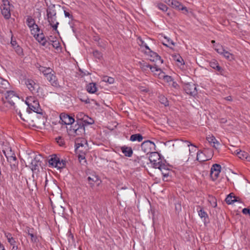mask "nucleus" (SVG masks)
Segmentation results:
<instances>
[{"label":"nucleus","mask_w":250,"mask_h":250,"mask_svg":"<svg viewBox=\"0 0 250 250\" xmlns=\"http://www.w3.org/2000/svg\"><path fill=\"white\" fill-rule=\"evenodd\" d=\"M20 101L19 96L13 91L8 90L6 92L5 97H2L1 102L3 107L11 108L14 106L15 103Z\"/></svg>","instance_id":"1"},{"label":"nucleus","mask_w":250,"mask_h":250,"mask_svg":"<svg viewBox=\"0 0 250 250\" xmlns=\"http://www.w3.org/2000/svg\"><path fill=\"white\" fill-rule=\"evenodd\" d=\"M60 160V158L57 157L56 156H54V157L51 158L49 160V164L50 165H51L53 167H55L56 166V165L57 164L58 162Z\"/></svg>","instance_id":"35"},{"label":"nucleus","mask_w":250,"mask_h":250,"mask_svg":"<svg viewBox=\"0 0 250 250\" xmlns=\"http://www.w3.org/2000/svg\"><path fill=\"white\" fill-rule=\"evenodd\" d=\"M77 118L78 119L77 121H81L84 124V119L88 118V116L82 112H80L77 114Z\"/></svg>","instance_id":"36"},{"label":"nucleus","mask_w":250,"mask_h":250,"mask_svg":"<svg viewBox=\"0 0 250 250\" xmlns=\"http://www.w3.org/2000/svg\"><path fill=\"white\" fill-rule=\"evenodd\" d=\"M199 208V210H198V215L201 218H204V220H206L208 218V215L206 212L205 211L204 209L201 208L200 206H198L197 207V209Z\"/></svg>","instance_id":"29"},{"label":"nucleus","mask_w":250,"mask_h":250,"mask_svg":"<svg viewBox=\"0 0 250 250\" xmlns=\"http://www.w3.org/2000/svg\"><path fill=\"white\" fill-rule=\"evenodd\" d=\"M155 146V144L149 140L145 141L141 144L142 150L147 154L151 153Z\"/></svg>","instance_id":"12"},{"label":"nucleus","mask_w":250,"mask_h":250,"mask_svg":"<svg viewBox=\"0 0 250 250\" xmlns=\"http://www.w3.org/2000/svg\"><path fill=\"white\" fill-rule=\"evenodd\" d=\"M39 69L46 77H47V76L51 75L53 72L52 70L50 68H46L42 66H40Z\"/></svg>","instance_id":"27"},{"label":"nucleus","mask_w":250,"mask_h":250,"mask_svg":"<svg viewBox=\"0 0 250 250\" xmlns=\"http://www.w3.org/2000/svg\"><path fill=\"white\" fill-rule=\"evenodd\" d=\"M93 56L99 60L102 58V53L98 50H95L93 52Z\"/></svg>","instance_id":"43"},{"label":"nucleus","mask_w":250,"mask_h":250,"mask_svg":"<svg viewBox=\"0 0 250 250\" xmlns=\"http://www.w3.org/2000/svg\"><path fill=\"white\" fill-rule=\"evenodd\" d=\"M183 88L185 92L189 95L194 96L197 94L196 86L193 83H188L184 84Z\"/></svg>","instance_id":"11"},{"label":"nucleus","mask_w":250,"mask_h":250,"mask_svg":"<svg viewBox=\"0 0 250 250\" xmlns=\"http://www.w3.org/2000/svg\"><path fill=\"white\" fill-rule=\"evenodd\" d=\"M79 159L80 161H81L82 160H83L85 158V157L83 154H79L78 156Z\"/></svg>","instance_id":"56"},{"label":"nucleus","mask_w":250,"mask_h":250,"mask_svg":"<svg viewBox=\"0 0 250 250\" xmlns=\"http://www.w3.org/2000/svg\"><path fill=\"white\" fill-rule=\"evenodd\" d=\"M85 128L84 124L81 121H77V123L70 126L69 134L72 136L82 135L84 134Z\"/></svg>","instance_id":"3"},{"label":"nucleus","mask_w":250,"mask_h":250,"mask_svg":"<svg viewBox=\"0 0 250 250\" xmlns=\"http://www.w3.org/2000/svg\"><path fill=\"white\" fill-rule=\"evenodd\" d=\"M149 160L153 165V167L155 168L160 167L161 164L165 162L162 160L159 153L156 152H153L150 153Z\"/></svg>","instance_id":"7"},{"label":"nucleus","mask_w":250,"mask_h":250,"mask_svg":"<svg viewBox=\"0 0 250 250\" xmlns=\"http://www.w3.org/2000/svg\"><path fill=\"white\" fill-rule=\"evenodd\" d=\"M225 99L228 100V101H231L232 100V98L231 96H228L227 97L225 98Z\"/></svg>","instance_id":"60"},{"label":"nucleus","mask_w":250,"mask_h":250,"mask_svg":"<svg viewBox=\"0 0 250 250\" xmlns=\"http://www.w3.org/2000/svg\"><path fill=\"white\" fill-rule=\"evenodd\" d=\"M156 6L163 12H166L168 9L167 7L165 4L160 2L157 3Z\"/></svg>","instance_id":"40"},{"label":"nucleus","mask_w":250,"mask_h":250,"mask_svg":"<svg viewBox=\"0 0 250 250\" xmlns=\"http://www.w3.org/2000/svg\"><path fill=\"white\" fill-rule=\"evenodd\" d=\"M46 78L53 86L57 87L59 85L56 76L53 74L52 73L51 75L47 76Z\"/></svg>","instance_id":"24"},{"label":"nucleus","mask_w":250,"mask_h":250,"mask_svg":"<svg viewBox=\"0 0 250 250\" xmlns=\"http://www.w3.org/2000/svg\"><path fill=\"white\" fill-rule=\"evenodd\" d=\"M36 40L43 46H45L46 44V40L43 34H39V32L37 33L36 35Z\"/></svg>","instance_id":"26"},{"label":"nucleus","mask_w":250,"mask_h":250,"mask_svg":"<svg viewBox=\"0 0 250 250\" xmlns=\"http://www.w3.org/2000/svg\"><path fill=\"white\" fill-rule=\"evenodd\" d=\"M213 155V152L210 149H204L203 151L197 153L196 160L200 162L210 160Z\"/></svg>","instance_id":"5"},{"label":"nucleus","mask_w":250,"mask_h":250,"mask_svg":"<svg viewBox=\"0 0 250 250\" xmlns=\"http://www.w3.org/2000/svg\"><path fill=\"white\" fill-rule=\"evenodd\" d=\"M235 153L236 154V155L240 158V159H247L249 156V154L247 152L245 151H242L240 150H236L235 151Z\"/></svg>","instance_id":"30"},{"label":"nucleus","mask_w":250,"mask_h":250,"mask_svg":"<svg viewBox=\"0 0 250 250\" xmlns=\"http://www.w3.org/2000/svg\"><path fill=\"white\" fill-rule=\"evenodd\" d=\"M52 45L53 47L57 49L60 47V43L57 40L52 41Z\"/></svg>","instance_id":"49"},{"label":"nucleus","mask_w":250,"mask_h":250,"mask_svg":"<svg viewBox=\"0 0 250 250\" xmlns=\"http://www.w3.org/2000/svg\"><path fill=\"white\" fill-rule=\"evenodd\" d=\"M11 44H12V46H16L17 43H16V41H12Z\"/></svg>","instance_id":"62"},{"label":"nucleus","mask_w":250,"mask_h":250,"mask_svg":"<svg viewBox=\"0 0 250 250\" xmlns=\"http://www.w3.org/2000/svg\"><path fill=\"white\" fill-rule=\"evenodd\" d=\"M15 51L19 55H23V51L22 49L19 46V45H17L15 47Z\"/></svg>","instance_id":"44"},{"label":"nucleus","mask_w":250,"mask_h":250,"mask_svg":"<svg viewBox=\"0 0 250 250\" xmlns=\"http://www.w3.org/2000/svg\"><path fill=\"white\" fill-rule=\"evenodd\" d=\"M29 236L31 237V240L32 242L36 243L37 242V237L36 235H35L33 233V232L32 234H30Z\"/></svg>","instance_id":"48"},{"label":"nucleus","mask_w":250,"mask_h":250,"mask_svg":"<svg viewBox=\"0 0 250 250\" xmlns=\"http://www.w3.org/2000/svg\"><path fill=\"white\" fill-rule=\"evenodd\" d=\"M142 67L143 68H145V67L149 68L154 75L158 76L159 78L161 79V76L162 75V73H163V72L161 69L157 67L156 66H152L151 65L145 62L142 64Z\"/></svg>","instance_id":"15"},{"label":"nucleus","mask_w":250,"mask_h":250,"mask_svg":"<svg viewBox=\"0 0 250 250\" xmlns=\"http://www.w3.org/2000/svg\"><path fill=\"white\" fill-rule=\"evenodd\" d=\"M31 164L32 165V169H36L39 167V166L40 165V162L37 161L35 158L34 160H32Z\"/></svg>","instance_id":"41"},{"label":"nucleus","mask_w":250,"mask_h":250,"mask_svg":"<svg viewBox=\"0 0 250 250\" xmlns=\"http://www.w3.org/2000/svg\"><path fill=\"white\" fill-rule=\"evenodd\" d=\"M103 82L108 83L110 84L113 83L114 82V79L113 78L109 77L106 76H104L102 78Z\"/></svg>","instance_id":"39"},{"label":"nucleus","mask_w":250,"mask_h":250,"mask_svg":"<svg viewBox=\"0 0 250 250\" xmlns=\"http://www.w3.org/2000/svg\"><path fill=\"white\" fill-rule=\"evenodd\" d=\"M25 84L28 88L33 93L37 91L39 88L38 84L36 83L32 80L28 79L26 80Z\"/></svg>","instance_id":"17"},{"label":"nucleus","mask_w":250,"mask_h":250,"mask_svg":"<svg viewBox=\"0 0 250 250\" xmlns=\"http://www.w3.org/2000/svg\"><path fill=\"white\" fill-rule=\"evenodd\" d=\"M242 212L244 214H249L250 216V208H244L242 210Z\"/></svg>","instance_id":"50"},{"label":"nucleus","mask_w":250,"mask_h":250,"mask_svg":"<svg viewBox=\"0 0 250 250\" xmlns=\"http://www.w3.org/2000/svg\"><path fill=\"white\" fill-rule=\"evenodd\" d=\"M4 246L1 243V242H0V249H1L2 248H4Z\"/></svg>","instance_id":"63"},{"label":"nucleus","mask_w":250,"mask_h":250,"mask_svg":"<svg viewBox=\"0 0 250 250\" xmlns=\"http://www.w3.org/2000/svg\"><path fill=\"white\" fill-rule=\"evenodd\" d=\"M214 49L219 54L223 55L224 57L229 60L233 59V55L225 50L224 47L220 44H216L214 45Z\"/></svg>","instance_id":"10"},{"label":"nucleus","mask_w":250,"mask_h":250,"mask_svg":"<svg viewBox=\"0 0 250 250\" xmlns=\"http://www.w3.org/2000/svg\"><path fill=\"white\" fill-rule=\"evenodd\" d=\"M143 139L142 135L140 134H135L131 135L130 140L134 142L137 141L139 142H141Z\"/></svg>","instance_id":"31"},{"label":"nucleus","mask_w":250,"mask_h":250,"mask_svg":"<svg viewBox=\"0 0 250 250\" xmlns=\"http://www.w3.org/2000/svg\"><path fill=\"white\" fill-rule=\"evenodd\" d=\"M173 0H166L165 3L169 5H171Z\"/></svg>","instance_id":"55"},{"label":"nucleus","mask_w":250,"mask_h":250,"mask_svg":"<svg viewBox=\"0 0 250 250\" xmlns=\"http://www.w3.org/2000/svg\"><path fill=\"white\" fill-rule=\"evenodd\" d=\"M207 140L209 144L216 149L218 148L219 143L217 141L216 138L213 136H208L207 137Z\"/></svg>","instance_id":"22"},{"label":"nucleus","mask_w":250,"mask_h":250,"mask_svg":"<svg viewBox=\"0 0 250 250\" xmlns=\"http://www.w3.org/2000/svg\"><path fill=\"white\" fill-rule=\"evenodd\" d=\"M3 153L6 157L8 162L10 164L12 168H15L18 165V162L15 153L11 148H8L3 150Z\"/></svg>","instance_id":"4"},{"label":"nucleus","mask_w":250,"mask_h":250,"mask_svg":"<svg viewBox=\"0 0 250 250\" xmlns=\"http://www.w3.org/2000/svg\"><path fill=\"white\" fill-rule=\"evenodd\" d=\"M209 65L212 68L215 69L220 74H222L223 69L221 66H219L216 60H213L209 62Z\"/></svg>","instance_id":"21"},{"label":"nucleus","mask_w":250,"mask_h":250,"mask_svg":"<svg viewBox=\"0 0 250 250\" xmlns=\"http://www.w3.org/2000/svg\"><path fill=\"white\" fill-rule=\"evenodd\" d=\"M144 46L145 47L146 49H147L148 50V51L146 52V53H150V51H151V50H150V48L148 47V46L146 45V44H145Z\"/></svg>","instance_id":"59"},{"label":"nucleus","mask_w":250,"mask_h":250,"mask_svg":"<svg viewBox=\"0 0 250 250\" xmlns=\"http://www.w3.org/2000/svg\"><path fill=\"white\" fill-rule=\"evenodd\" d=\"M12 246H13L12 250H18V246H15V245H12Z\"/></svg>","instance_id":"61"},{"label":"nucleus","mask_w":250,"mask_h":250,"mask_svg":"<svg viewBox=\"0 0 250 250\" xmlns=\"http://www.w3.org/2000/svg\"><path fill=\"white\" fill-rule=\"evenodd\" d=\"M187 143L188 146H192L191 148L189 149V154L190 155H192L191 154V152H195L196 151V147L195 146H193L191 144H190L188 142H187Z\"/></svg>","instance_id":"46"},{"label":"nucleus","mask_w":250,"mask_h":250,"mask_svg":"<svg viewBox=\"0 0 250 250\" xmlns=\"http://www.w3.org/2000/svg\"><path fill=\"white\" fill-rule=\"evenodd\" d=\"M87 91L89 93H94L97 91L96 84L94 83H89L86 87Z\"/></svg>","instance_id":"32"},{"label":"nucleus","mask_w":250,"mask_h":250,"mask_svg":"<svg viewBox=\"0 0 250 250\" xmlns=\"http://www.w3.org/2000/svg\"><path fill=\"white\" fill-rule=\"evenodd\" d=\"M26 104L28 107L33 111L38 113L42 114V110L40 107L38 101L36 100L34 97H30L26 101Z\"/></svg>","instance_id":"6"},{"label":"nucleus","mask_w":250,"mask_h":250,"mask_svg":"<svg viewBox=\"0 0 250 250\" xmlns=\"http://www.w3.org/2000/svg\"><path fill=\"white\" fill-rule=\"evenodd\" d=\"M57 143L60 146H62L64 144V141L62 137H58L56 138Z\"/></svg>","instance_id":"45"},{"label":"nucleus","mask_w":250,"mask_h":250,"mask_svg":"<svg viewBox=\"0 0 250 250\" xmlns=\"http://www.w3.org/2000/svg\"><path fill=\"white\" fill-rule=\"evenodd\" d=\"M221 167L219 164H213L211 168L210 176L212 180L217 179L221 172Z\"/></svg>","instance_id":"13"},{"label":"nucleus","mask_w":250,"mask_h":250,"mask_svg":"<svg viewBox=\"0 0 250 250\" xmlns=\"http://www.w3.org/2000/svg\"><path fill=\"white\" fill-rule=\"evenodd\" d=\"M66 165V161L60 159L59 160V161L57 163V164L56 165V166L55 167H57L58 169H61L65 167Z\"/></svg>","instance_id":"38"},{"label":"nucleus","mask_w":250,"mask_h":250,"mask_svg":"<svg viewBox=\"0 0 250 250\" xmlns=\"http://www.w3.org/2000/svg\"><path fill=\"white\" fill-rule=\"evenodd\" d=\"M87 180L89 184L91 185V187H93L95 183H97V184L98 185L101 183V181L99 177L97 176L94 175H92L91 176H89L87 178Z\"/></svg>","instance_id":"23"},{"label":"nucleus","mask_w":250,"mask_h":250,"mask_svg":"<svg viewBox=\"0 0 250 250\" xmlns=\"http://www.w3.org/2000/svg\"><path fill=\"white\" fill-rule=\"evenodd\" d=\"M121 150L122 152L126 157H130L132 155L133 150L130 147L124 146L121 147Z\"/></svg>","instance_id":"25"},{"label":"nucleus","mask_w":250,"mask_h":250,"mask_svg":"<svg viewBox=\"0 0 250 250\" xmlns=\"http://www.w3.org/2000/svg\"><path fill=\"white\" fill-rule=\"evenodd\" d=\"M164 38L166 40V42H163V45L166 46H169L170 44H171L172 45H175V43L170 38L166 37H165Z\"/></svg>","instance_id":"37"},{"label":"nucleus","mask_w":250,"mask_h":250,"mask_svg":"<svg viewBox=\"0 0 250 250\" xmlns=\"http://www.w3.org/2000/svg\"><path fill=\"white\" fill-rule=\"evenodd\" d=\"M64 15L66 17H68L69 18H72V16L70 14V13L66 11H64Z\"/></svg>","instance_id":"54"},{"label":"nucleus","mask_w":250,"mask_h":250,"mask_svg":"<svg viewBox=\"0 0 250 250\" xmlns=\"http://www.w3.org/2000/svg\"><path fill=\"white\" fill-rule=\"evenodd\" d=\"M10 88V85L8 81L0 77V93H3L8 91Z\"/></svg>","instance_id":"16"},{"label":"nucleus","mask_w":250,"mask_h":250,"mask_svg":"<svg viewBox=\"0 0 250 250\" xmlns=\"http://www.w3.org/2000/svg\"><path fill=\"white\" fill-rule=\"evenodd\" d=\"M1 6V12L6 19H9L11 17L10 5L8 0H2Z\"/></svg>","instance_id":"9"},{"label":"nucleus","mask_w":250,"mask_h":250,"mask_svg":"<svg viewBox=\"0 0 250 250\" xmlns=\"http://www.w3.org/2000/svg\"><path fill=\"white\" fill-rule=\"evenodd\" d=\"M8 242L11 245H15L16 243L15 239L13 237L8 240Z\"/></svg>","instance_id":"52"},{"label":"nucleus","mask_w":250,"mask_h":250,"mask_svg":"<svg viewBox=\"0 0 250 250\" xmlns=\"http://www.w3.org/2000/svg\"><path fill=\"white\" fill-rule=\"evenodd\" d=\"M161 172L164 177H167L169 176L170 172L169 168V166L166 164L165 162L161 164L160 167H157Z\"/></svg>","instance_id":"18"},{"label":"nucleus","mask_w":250,"mask_h":250,"mask_svg":"<svg viewBox=\"0 0 250 250\" xmlns=\"http://www.w3.org/2000/svg\"><path fill=\"white\" fill-rule=\"evenodd\" d=\"M84 123L88 125H92L94 123V120L88 117V118L84 119Z\"/></svg>","instance_id":"47"},{"label":"nucleus","mask_w":250,"mask_h":250,"mask_svg":"<svg viewBox=\"0 0 250 250\" xmlns=\"http://www.w3.org/2000/svg\"><path fill=\"white\" fill-rule=\"evenodd\" d=\"M81 100L83 102H84L85 104H89L90 103L89 99L88 98H86L85 100H83L82 99H81Z\"/></svg>","instance_id":"57"},{"label":"nucleus","mask_w":250,"mask_h":250,"mask_svg":"<svg viewBox=\"0 0 250 250\" xmlns=\"http://www.w3.org/2000/svg\"><path fill=\"white\" fill-rule=\"evenodd\" d=\"M173 8L178 10L183 11L184 13L187 14L188 13V10L186 7L184 6L180 2L174 0L171 5Z\"/></svg>","instance_id":"19"},{"label":"nucleus","mask_w":250,"mask_h":250,"mask_svg":"<svg viewBox=\"0 0 250 250\" xmlns=\"http://www.w3.org/2000/svg\"><path fill=\"white\" fill-rule=\"evenodd\" d=\"M149 56V60L152 62L159 61L161 63H162L163 61L161 59V57L159 56L156 53L150 51V53H148Z\"/></svg>","instance_id":"20"},{"label":"nucleus","mask_w":250,"mask_h":250,"mask_svg":"<svg viewBox=\"0 0 250 250\" xmlns=\"http://www.w3.org/2000/svg\"><path fill=\"white\" fill-rule=\"evenodd\" d=\"M47 21L53 30L57 31L59 24L57 21L56 11L53 7H49L46 10Z\"/></svg>","instance_id":"2"},{"label":"nucleus","mask_w":250,"mask_h":250,"mask_svg":"<svg viewBox=\"0 0 250 250\" xmlns=\"http://www.w3.org/2000/svg\"><path fill=\"white\" fill-rule=\"evenodd\" d=\"M161 78H163L165 81H166L167 82H170L172 81V79L171 77L165 75V73L163 72V73H162V75L161 76Z\"/></svg>","instance_id":"42"},{"label":"nucleus","mask_w":250,"mask_h":250,"mask_svg":"<svg viewBox=\"0 0 250 250\" xmlns=\"http://www.w3.org/2000/svg\"><path fill=\"white\" fill-rule=\"evenodd\" d=\"M138 40L140 41L141 44H140V45L144 46V44H146L144 41L142 40V39L140 38H138Z\"/></svg>","instance_id":"58"},{"label":"nucleus","mask_w":250,"mask_h":250,"mask_svg":"<svg viewBox=\"0 0 250 250\" xmlns=\"http://www.w3.org/2000/svg\"><path fill=\"white\" fill-rule=\"evenodd\" d=\"M5 236L7 238V240L10 239L11 238H13L12 234L10 233H5Z\"/></svg>","instance_id":"53"},{"label":"nucleus","mask_w":250,"mask_h":250,"mask_svg":"<svg viewBox=\"0 0 250 250\" xmlns=\"http://www.w3.org/2000/svg\"><path fill=\"white\" fill-rule=\"evenodd\" d=\"M47 180H46L45 181V185L44 186V189H46V188H47Z\"/></svg>","instance_id":"64"},{"label":"nucleus","mask_w":250,"mask_h":250,"mask_svg":"<svg viewBox=\"0 0 250 250\" xmlns=\"http://www.w3.org/2000/svg\"><path fill=\"white\" fill-rule=\"evenodd\" d=\"M77 147H76V150L78 152H83L87 150L86 149V146H84V144L81 142V143H77L76 144Z\"/></svg>","instance_id":"33"},{"label":"nucleus","mask_w":250,"mask_h":250,"mask_svg":"<svg viewBox=\"0 0 250 250\" xmlns=\"http://www.w3.org/2000/svg\"><path fill=\"white\" fill-rule=\"evenodd\" d=\"M26 24L30 28L31 34L36 37L37 33L40 32V29L37 24L35 23V20L31 16H27L26 19Z\"/></svg>","instance_id":"8"},{"label":"nucleus","mask_w":250,"mask_h":250,"mask_svg":"<svg viewBox=\"0 0 250 250\" xmlns=\"http://www.w3.org/2000/svg\"><path fill=\"white\" fill-rule=\"evenodd\" d=\"M33 229H30L29 227H26L25 231L29 235L33 232Z\"/></svg>","instance_id":"51"},{"label":"nucleus","mask_w":250,"mask_h":250,"mask_svg":"<svg viewBox=\"0 0 250 250\" xmlns=\"http://www.w3.org/2000/svg\"><path fill=\"white\" fill-rule=\"evenodd\" d=\"M60 118L62 124L66 125H72L75 121L73 117L64 113H62L60 114Z\"/></svg>","instance_id":"14"},{"label":"nucleus","mask_w":250,"mask_h":250,"mask_svg":"<svg viewBox=\"0 0 250 250\" xmlns=\"http://www.w3.org/2000/svg\"><path fill=\"white\" fill-rule=\"evenodd\" d=\"M233 195V193H230L226 198V202L228 204H231L234 202L237 201V197Z\"/></svg>","instance_id":"28"},{"label":"nucleus","mask_w":250,"mask_h":250,"mask_svg":"<svg viewBox=\"0 0 250 250\" xmlns=\"http://www.w3.org/2000/svg\"><path fill=\"white\" fill-rule=\"evenodd\" d=\"M173 59L176 61L178 63L179 65H183L184 62L183 58L179 55H175L173 56Z\"/></svg>","instance_id":"34"}]
</instances>
